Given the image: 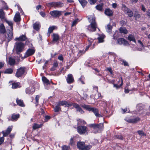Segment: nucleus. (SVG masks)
<instances>
[{"mask_svg": "<svg viewBox=\"0 0 150 150\" xmlns=\"http://www.w3.org/2000/svg\"><path fill=\"white\" fill-rule=\"evenodd\" d=\"M88 19L90 24L87 26V30L92 32L95 31L97 28V25L95 17L93 16H91L88 18Z\"/></svg>", "mask_w": 150, "mask_h": 150, "instance_id": "1", "label": "nucleus"}, {"mask_svg": "<svg viewBox=\"0 0 150 150\" xmlns=\"http://www.w3.org/2000/svg\"><path fill=\"white\" fill-rule=\"evenodd\" d=\"M88 126L91 128L93 129V132L95 133H100L104 129L103 123L99 124L94 123L90 124Z\"/></svg>", "mask_w": 150, "mask_h": 150, "instance_id": "2", "label": "nucleus"}, {"mask_svg": "<svg viewBox=\"0 0 150 150\" xmlns=\"http://www.w3.org/2000/svg\"><path fill=\"white\" fill-rule=\"evenodd\" d=\"M81 106L83 108L87 110L93 112L95 116L97 117H102V115L99 114V111L98 109L94 108L91 107L89 105L85 104L82 105Z\"/></svg>", "mask_w": 150, "mask_h": 150, "instance_id": "3", "label": "nucleus"}, {"mask_svg": "<svg viewBox=\"0 0 150 150\" xmlns=\"http://www.w3.org/2000/svg\"><path fill=\"white\" fill-rule=\"evenodd\" d=\"M15 47L17 54H19L24 50L25 45L22 42H16Z\"/></svg>", "mask_w": 150, "mask_h": 150, "instance_id": "4", "label": "nucleus"}, {"mask_svg": "<svg viewBox=\"0 0 150 150\" xmlns=\"http://www.w3.org/2000/svg\"><path fill=\"white\" fill-rule=\"evenodd\" d=\"M77 130L80 135H86L88 134V128L84 125H79L77 127Z\"/></svg>", "mask_w": 150, "mask_h": 150, "instance_id": "5", "label": "nucleus"}, {"mask_svg": "<svg viewBox=\"0 0 150 150\" xmlns=\"http://www.w3.org/2000/svg\"><path fill=\"white\" fill-rule=\"evenodd\" d=\"M26 74L25 67H21L17 69L15 76L18 78L25 75Z\"/></svg>", "mask_w": 150, "mask_h": 150, "instance_id": "6", "label": "nucleus"}, {"mask_svg": "<svg viewBox=\"0 0 150 150\" xmlns=\"http://www.w3.org/2000/svg\"><path fill=\"white\" fill-rule=\"evenodd\" d=\"M47 5L48 7H54V8H56L62 7L63 6V4L60 1H55L48 3L47 4Z\"/></svg>", "mask_w": 150, "mask_h": 150, "instance_id": "7", "label": "nucleus"}, {"mask_svg": "<svg viewBox=\"0 0 150 150\" xmlns=\"http://www.w3.org/2000/svg\"><path fill=\"white\" fill-rule=\"evenodd\" d=\"M122 8L125 14L128 15L129 17H131L133 15L132 11L129 8L127 7L125 4L122 5Z\"/></svg>", "mask_w": 150, "mask_h": 150, "instance_id": "8", "label": "nucleus"}, {"mask_svg": "<svg viewBox=\"0 0 150 150\" xmlns=\"http://www.w3.org/2000/svg\"><path fill=\"white\" fill-rule=\"evenodd\" d=\"M50 14L54 18H57L60 17L62 14V11L58 10H54L51 11Z\"/></svg>", "mask_w": 150, "mask_h": 150, "instance_id": "9", "label": "nucleus"}, {"mask_svg": "<svg viewBox=\"0 0 150 150\" xmlns=\"http://www.w3.org/2000/svg\"><path fill=\"white\" fill-rule=\"evenodd\" d=\"M72 105L76 109L77 112H79L81 114H83L84 112V111L78 104L74 103L72 104Z\"/></svg>", "mask_w": 150, "mask_h": 150, "instance_id": "10", "label": "nucleus"}, {"mask_svg": "<svg viewBox=\"0 0 150 150\" xmlns=\"http://www.w3.org/2000/svg\"><path fill=\"white\" fill-rule=\"evenodd\" d=\"M35 51V50L34 49L29 48L26 52L24 57L25 58L33 55Z\"/></svg>", "mask_w": 150, "mask_h": 150, "instance_id": "11", "label": "nucleus"}, {"mask_svg": "<svg viewBox=\"0 0 150 150\" xmlns=\"http://www.w3.org/2000/svg\"><path fill=\"white\" fill-rule=\"evenodd\" d=\"M117 42L120 45L123 44L124 45L127 46L129 45L128 41L123 38H120L117 39Z\"/></svg>", "mask_w": 150, "mask_h": 150, "instance_id": "12", "label": "nucleus"}, {"mask_svg": "<svg viewBox=\"0 0 150 150\" xmlns=\"http://www.w3.org/2000/svg\"><path fill=\"white\" fill-rule=\"evenodd\" d=\"M57 103L60 106H65L69 107L72 106V104L68 103L67 102L65 101H59Z\"/></svg>", "mask_w": 150, "mask_h": 150, "instance_id": "13", "label": "nucleus"}, {"mask_svg": "<svg viewBox=\"0 0 150 150\" xmlns=\"http://www.w3.org/2000/svg\"><path fill=\"white\" fill-rule=\"evenodd\" d=\"M13 30H8L7 33L6 37L7 38L8 40V41L11 40L13 38Z\"/></svg>", "mask_w": 150, "mask_h": 150, "instance_id": "14", "label": "nucleus"}, {"mask_svg": "<svg viewBox=\"0 0 150 150\" xmlns=\"http://www.w3.org/2000/svg\"><path fill=\"white\" fill-rule=\"evenodd\" d=\"M66 80L68 83L71 84L73 83L74 81V79L73 75L71 74H68L66 79Z\"/></svg>", "mask_w": 150, "mask_h": 150, "instance_id": "15", "label": "nucleus"}, {"mask_svg": "<svg viewBox=\"0 0 150 150\" xmlns=\"http://www.w3.org/2000/svg\"><path fill=\"white\" fill-rule=\"evenodd\" d=\"M85 145V143L83 142H79L77 144V147L80 150H83Z\"/></svg>", "mask_w": 150, "mask_h": 150, "instance_id": "16", "label": "nucleus"}, {"mask_svg": "<svg viewBox=\"0 0 150 150\" xmlns=\"http://www.w3.org/2000/svg\"><path fill=\"white\" fill-rule=\"evenodd\" d=\"M12 130V127L11 126H9L7 128L5 132L4 131H2V133L3 134V137H6L11 132Z\"/></svg>", "mask_w": 150, "mask_h": 150, "instance_id": "17", "label": "nucleus"}, {"mask_svg": "<svg viewBox=\"0 0 150 150\" xmlns=\"http://www.w3.org/2000/svg\"><path fill=\"white\" fill-rule=\"evenodd\" d=\"M104 13L105 15L109 16H112L113 14V11L109 8L105 9V11Z\"/></svg>", "mask_w": 150, "mask_h": 150, "instance_id": "18", "label": "nucleus"}, {"mask_svg": "<svg viewBox=\"0 0 150 150\" xmlns=\"http://www.w3.org/2000/svg\"><path fill=\"white\" fill-rule=\"evenodd\" d=\"M27 39V38L26 37L25 35H23L20 36L18 38H16L15 39L16 40H18V41H23L26 40Z\"/></svg>", "mask_w": 150, "mask_h": 150, "instance_id": "19", "label": "nucleus"}, {"mask_svg": "<svg viewBox=\"0 0 150 150\" xmlns=\"http://www.w3.org/2000/svg\"><path fill=\"white\" fill-rule=\"evenodd\" d=\"M52 41L54 42H57L58 41L59 39V36L58 34L53 33L52 35Z\"/></svg>", "mask_w": 150, "mask_h": 150, "instance_id": "20", "label": "nucleus"}, {"mask_svg": "<svg viewBox=\"0 0 150 150\" xmlns=\"http://www.w3.org/2000/svg\"><path fill=\"white\" fill-rule=\"evenodd\" d=\"M25 92L27 94H32L35 92V89L33 87L28 88H26Z\"/></svg>", "mask_w": 150, "mask_h": 150, "instance_id": "21", "label": "nucleus"}, {"mask_svg": "<svg viewBox=\"0 0 150 150\" xmlns=\"http://www.w3.org/2000/svg\"><path fill=\"white\" fill-rule=\"evenodd\" d=\"M20 13L19 12H18L16 13L14 17V21L15 22H18L20 21Z\"/></svg>", "mask_w": 150, "mask_h": 150, "instance_id": "22", "label": "nucleus"}, {"mask_svg": "<svg viewBox=\"0 0 150 150\" xmlns=\"http://www.w3.org/2000/svg\"><path fill=\"white\" fill-rule=\"evenodd\" d=\"M140 120V119L137 117L132 119H128L127 121L130 123H135Z\"/></svg>", "mask_w": 150, "mask_h": 150, "instance_id": "23", "label": "nucleus"}, {"mask_svg": "<svg viewBox=\"0 0 150 150\" xmlns=\"http://www.w3.org/2000/svg\"><path fill=\"white\" fill-rule=\"evenodd\" d=\"M19 117L20 115L19 114H16L14 113L12 115L11 120L12 121H16L18 120Z\"/></svg>", "mask_w": 150, "mask_h": 150, "instance_id": "24", "label": "nucleus"}, {"mask_svg": "<svg viewBox=\"0 0 150 150\" xmlns=\"http://www.w3.org/2000/svg\"><path fill=\"white\" fill-rule=\"evenodd\" d=\"M43 126V124H38L37 123H34L33 126V130H35L37 129L41 128Z\"/></svg>", "mask_w": 150, "mask_h": 150, "instance_id": "25", "label": "nucleus"}, {"mask_svg": "<svg viewBox=\"0 0 150 150\" xmlns=\"http://www.w3.org/2000/svg\"><path fill=\"white\" fill-rule=\"evenodd\" d=\"M42 80L44 83L47 85L50 84L51 83L53 84L52 82H50L49 81L45 76L42 77Z\"/></svg>", "mask_w": 150, "mask_h": 150, "instance_id": "26", "label": "nucleus"}, {"mask_svg": "<svg viewBox=\"0 0 150 150\" xmlns=\"http://www.w3.org/2000/svg\"><path fill=\"white\" fill-rule=\"evenodd\" d=\"M6 32L5 26L3 24H1L0 25V33L4 34Z\"/></svg>", "mask_w": 150, "mask_h": 150, "instance_id": "27", "label": "nucleus"}, {"mask_svg": "<svg viewBox=\"0 0 150 150\" xmlns=\"http://www.w3.org/2000/svg\"><path fill=\"white\" fill-rule=\"evenodd\" d=\"M16 101L17 104L19 105L21 107L25 106V105L23 103V101L22 100L19 99L18 98H17L16 100Z\"/></svg>", "mask_w": 150, "mask_h": 150, "instance_id": "28", "label": "nucleus"}, {"mask_svg": "<svg viewBox=\"0 0 150 150\" xmlns=\"http://www.w3.org/2000/svg\"><path fill=\"white\" fill-rule=\"evenodd\" d=\"M40 27V25L39 23H35L33 24V28L36 30H39Z\"/></svg>", "mask_w": 150, "mask_h": 150, "instance_id": "29", "label": "nucleus"}, {"mask_svg": "<svg viewBox=\"0 0 150 150\" xmlns=\"http://www.w3.org/2000/svg\"><path fill=\"white\" fill-rule=\"evenodd\" d=\"M119 31L120 33H123L125 34H127L128 32L127 30L124 27H120L119 29Z\"/></svg>", "mask_w": 150, "mask_h": 150, "instance_id": "30", "label": "nucleus"}, {"mask_svg": "<svg viewBox=\"0 0 150 150\" xmlns=\"http://www.w3.org/2000/svg\"><path fill=\"white\" fill-rule=\"evenodd\" d=\"M20 83L19 82H14L12 84V88L13 89H16L20 87L19 85Z\"/></svg>", "mask_w": 150, "mask_h": 150, "instance_id": "31", "label": "nucleus"}, {"mask_svg": "<svg viewBox=\"0 0 150 150\" xmlns=\"http://www.w3.org/2000/svg\"><path fill=\"white\" fill-rule=\"evenodd\" d=\"M78 1L83 8H84L87 3V2L86 0H78Z\"/></svg>", "mask_w": 150, "mask_h": 150, "instance_id": "32", "label": "nucleus"}, {"mask_svg": "<svg viewBox=\"0 0 150 150\" xmlns=\"http://www.w3.org/2000/svg\"><path fill=\"white\" fill-rule=\"evenodd\" d=\"M128 39L130 41H132L136 43V40L134 35H129L128 37Z\"/></svg>", "mask_w": 150, "mask_h": 150, "instance_id": "33", "label": "nucleus"}, {"mask_svg": "<svg viewBox=\"0 0 150 150\" xmlns=\"http://www.w3.org/2000/svg\"><path fill=\"white\" fill-rule=\"evenodd\" d=\"M5 17V13L2 9H0V18L1 19H4Z\"/></svg>", "mask_w": 150, "mask_h": 150, "instance_id": "34", "label": "nucleus"}, {"mask_svg": "<svg viewBox=\"0 0 150 150\" xmlns=\"http://www.w3.org/2000/svg\"><path fill=\"white\" fill-rule=\"evenodd\" d=\"M8 62L10 65H13L15 63V60L14 58L10 57L9 58Z\"/></svg>", "mask_w": 150, "mask_h": 150, "instance_id": "35", "label": "nucleus"}, {"mask_svg": "<svg viewBox=\"0 0 150 150\" xmlns=\"http://www.w3.org/2000/svg\"><path fill=\"white\" fill-rule=\"evenodd\" d=\"M57 27L54 25L50 26L48 29V32H49L50 33H52L54 30L57 29Z\"/></svg>", "mask_w": 150, "mask_h": 150, "instance_id": "36", "label": "nucleus"}, {"mask_svg": "<svg viewBox=\"0 0 150 150\" xmlns=\"http://www.w3.org/2000/svg\"><path fill=\"white\" fill-rule=\"evenodd\" d=\"M76 138V137L74 136L73 137H72L71 138L70 140V142L69 143V144L70 145L72 146L74 144Z\"/></svg>", "mask_w": 150, "mask_h": 150, "instance_id": "37", "label": "nucleus"}, {"mask_svg": "<svg viewBox=\"0 0 150 150\" xmlns=\"http://www.w3.org/2000/svg\"><path fill=\"white\" fill-rule=\"evenodd\" d=\"M13 72V70L10 68L6 69L4 71V73L5 74H11Z\"/></svg>", "mask_w": 150, "mask_h": 150, "instance_id": "38", "label": "nucleus"}, {"mask_svg": "<svg viewBox=\"0 0 150 150\" xmlns=\"http://www.w3.org/2000/svg\"><path fill=\"white\" fill-rule=\"evenodd\" d=\"M103 4H100L97 5L96 6V9L100 11H102L103 9Z\"/></svg>", "mask_w": 150, "mask_h": 150, "instance_id": "39", "label": "nucleus"}, {"mask_svg": "<svg viewBox=\"0 0 150 150\" xmlns=\"http://www.w3.org/2000/svg\"><path fill=\"white\" fill-rule=\"evenodd\" d=\"M61 108L58 104L57 103V105L54 108V111L56 112H58L59 111L61 110Z\"/></svg>", "mask_w": 150, "mask_h": 150, "instance_id": "40", "label": "nucleus"}, {"mask_svg": "<svg viewBox=\"0 0 150 150\" xmlns=\"http://www.w3.org/2000/svg\"><path fill=\"white\" fill-rule=\"evenodd\" d=\"M112 26L110 24H108L107 25V27L106 28L107 31L108 32H111L112 31Z\"/></svg>", "mask_w": 150, "mask_h": 150, "instance_id": "41", "label": "nucleus"}, {"mask_svg": "<svg viewBox=\"0 0 150 150\" xmlns=\"http://www.w3.org/2000/svg\"><path fill=\"white\" fill-rule=\"evenodd\" d=\"M134 16L135 18V19L139 18L140 17V15L138 13V12L137 11H135V13L134 14Z\"/></svg>", "mask_w": 150, "mask_h": 150, "instance_id": "42", "label": "nucleus"}, {"mask_svg": "<svg viewBox=\"0 0 150 150\" xmlns=\"http://www.w3.org/2000/svg\"><path fill=\"white\" fill-rule=\"evenodd\" d=\"M79 22V19L77 18L76 19L73 21L72 24L71 25V27H72L75 25Z\"/></svg>", "mask_w": 150, "mask_h": 150, "instance_id": "43", "label": "nucleus"}, {"mask_svg": "<svg viewBox=\"0 0 150 150\" xmlns=\"http://www.w3.org/2000/svg\"><path fill=\"white\" fill-rule=\"evenodd\" d=\"M137 133L139 135H141L142 136H146V134L144 133L142 130H138L137 131Z\"/></svg>", "mask_w": 150, "mask_h": 150, "instance_id": "44", "label": "nucleus"}, {"mask_svg": "<svg viewBox=\"0 0 150 150\" xmlns=\"http://www.w3.org/2000/svg\"><path fill=\"white\" fill-rule=\"evenodd\" d=\"M6 23L8 24V25L10 26L11 30H13V23L12 21H6Z\"/></svg>", "mask_w": 150, "mask_h": 150, "instance_id": "45", "label": "nucleus"}, {"mask_svg": "<svg viewBox=\"0 0 150 150\" xmlns=\"http://www.w3.org/2000/svg\"><path fill=\"white\" fill-rule=\"evenodd\" d=\"M92 147V146L90 145H84L83 150H89Z\"/></svg>", "mask_w": 150, "mask_h": 150, "instance_id": "46", "label": "nucleus"}, {"mask_svg": "<svg viewBox=\"0 0 150 150\" xmlns=\"http://www.w3.org/2000/svg\"><path fill=\"white\" fill-rule=\"evenodd\" d=\"M121 81H122L120 85H117V84H114V87H116L117 89H118V88H120V87H121L122 86V84H123V81H122V78H121Z\"/></svg>", "mask_w": 150, "mask_h": 150, "instance_id": "47", "label": "nucleus"}, {"mask_svg": "<svg viewBox=\"0 0 150 150\" xmlns=\"http://www.w3.org/2000/svg\"><path fill=\"white\" fill-rule=\"evenodd\" d=\"M84 77L83 76H81V77L79 79V81L81 82L82 83L84 84L85 83L84 82Z\"/></svg>", "mask_w": 150, "mask_h": 150, "instance_id": "48", "label": "nucleus"}, {"mask_svg": "<svg viewBox=\"0 0 150 150\" xmlns=\"http://www.w3.org/2000/svg\"><path fill=\"white\" fill-rule=\"evenodd\" d=\"M77 121L79 122L78 123H81L84 125L86 124V122L85 121L82 119H79L77 120Z\"/></svg>", "mask_w": 150, "mask_h": 150, "instance_id": "49", "label": "nucleus"}, {"mask_svg": "<svg viewBox=\"0 0 150 150\" xmlns=\"http://www.w3.org/2000/svg\"><path fill=\"white\" fill-rule=\"evenodd\" d=\"M69 146L66 145L63 146L62 147V150H69Z\"/></svg>", "mask_w": 150, "mask_h": 150, "instance_id": "50", "label": "nucleus"}, {"mask_svg": "<svg viewBox=\"0 0 150 150\" xmlns=\"http://www.w3.org/2000/svg\"><path fill=\"white\" fill-rule=\"evenodd\" d=\"M97 0H88L90 4H94L96 2Z\"/></svg>", "mask_w": 150, "mask_h": 150, "instance_id": "51", "label": "nucleus"}, {"mask_svg": "<svg viewBox=\"0 0 150 150\" xmlns=\"http://www.w3.org/2000/svg\"><path fill=\"white\" fill-rule=\"evenodd\" d=\"M122 64H123L125 66H129L128 63L126 61L122 60Z\"/></svg>", "mask_w": 150, "mask_h": 150, "instance_id": "52", "label": "nucleus"}, {"mask_svg": "<svg viewBox=\"0 0 150 150\" xmlns=\"http://www.w3.org/2000/svg\"><path fill=\"white\" fill-rule=\"evenodd\" d=\"M116 137L118 139L120 140H123V137L122 135H117L116 136Z\"/></svg>", "mask_w": 150, "mask_h": 150, "instance_id": "53", "label": "nucleus"}, {"mask_svg": "<svg viewBox=\"0 0 150 150\" xmlns=\"http://www.w3.org/2000/svg\"><path fill=\"white\" fill-rule=\"evenodd\" d=\"M136 108L139 111L142 110L143 109L142 107L140 105H137V106Z\"/></svg>", "mask_w": 150, "mask_h": 150, "instance_id": "54", "label": "nucleus"}, {"mask_svg": "<svg viewBox=\"0 0 150 150\" xmlns=\"http://www.w3.org/2000/svg\"><path fill=\"white\" fill-rule=\"evenodd\" d=\"M98 39L99 42H103V38L102 37H99L98 38Z\"/></svg>", "mask_w": 150, "mask_h": 150, "instance_id": "55", "label": "nucleus"}, {"mask_svg": "<svg viewBox=\"0 0 150 150\" xmlns=\"http://www.w3.org/2000/svg\"><path fill=\"white\" fill-rule=\"evenodd\" d=\"M58 59L61 61H63L64 58L62 55L59 56L58 57Z\"/></svg>", "mask_w": 150, "mask_h": 150, "instance_id": "56", "label": "nucleus"}, {"mask_svg": "<svg viewBox=\"0 0 150 150\" xmlns=\"http://www.w3.org/2000/svg\"><path fill=\"white\" fill-rule=\"evenodd\" d=\"M107 70L111 74H113V72L111 67L107 68Z\"/></svg>", "mask_w": 150, "mask_h": 150, "instance_id": "57", "label": "nucleus"}, {"mask_svg": "<svg viewBox=\"0 0 150 150\" xmlns=\"http://www.w3.org/2000/svg\"><path fill=\"white\" fill-rule=\"evenodd\" d=\"M4 137L3 136L0 138V145L4 141Z\"/></svg>", "mask_w": 150, "mask_h": 150, "instance_id": "58", "label": "nucleus"}, {"mask_svg": "<svg viewBox=\"0 0 150 150\" xmlns=\"http://www.w3.org/2000/svg\"><path fill=\"white\" fill-rule=\"evenodd\" d=\"M40 14L41 15V16L43 17H45L46 15L45 13V12H43L42 11L40 12Z\"/></svg>", "mask_w": 150, "mask_h": 150, "instance_id": "59", "label": "nucleus"}, {"mask_svg": "<svg viewBox=\"0 0 150 150\" xmlns=\"http://www.w3.org/2000/svg\"><path fill=\"white\" fill-rule=\"evenodd\" d=\"M58 66V64L57 62H54L53 65V66L56 68Z\"/></svg>", "mask_w": 150, "mask_h": 150, "instance_id": "60", "label": "nucleus"}, {"mask_svg": "<svg viewBox=\"0 0 150 150\" xmlns=\"http://www.w3.org/2000/svg\"><path fill=\"white\" fill-rule=\"evenodd\" d=\"M40 98V96L39 95H37L35 97V100L37 103L38 102V100Z\"/></svg>", "mask_w": 150, "mask_h": 150, "instance_id": "61", "label": "nucleus"}, {"mask_svg": "<svg viewBox=\"0 0 150 150\" xmlns=\"http://www.w3.org/2000/svg\"><path fill=\"white\" fill-rule=\"evenodd\" d=\"M4 63L2 62H0V69L2 68L4 66Z\"/></svg>", "mask_w": 150, "mask_h": 150, "instance_id": "62", "label": "nucleus"}, {"mask_svg": "<svg viewBox=\"0 0 150 150\" xmlns=\"http://www.w3.org/2000/svg\"><path fill=\"white\" fill-rule=\"evenodd\" d=\"M112 6L113 8H115L117 7V4L115 3H113L112 4Z\"/></svg>", "mask_w": 150, "mask_h": 150, "instance_id": "63", "label": "nucleus"}, {"mask_svg": "<svg viewBox=\"0 0 150 150\" xmlns=\"http://www.w3.org/2000/svg\"><path fill=\"white\" fill-rule=\"evenodd\" d=\"M142 10L143 11L145 12L146 11V9L143 5V4L142 5Z\"/></svg>", "mask_w": 150, "mask_h": 150, "instance_id": "64", "label": "nucleus"}]
</instances>
